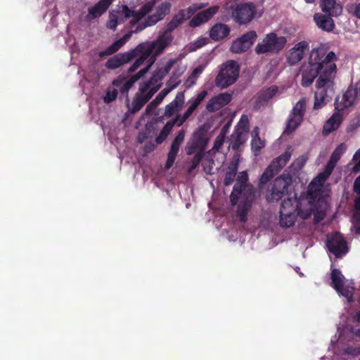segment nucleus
Returning <instances> with one entry per match:
<instances>
[{"label":"nucleus","mask_w":360,"mask_h":360,"mask_svg":"<svg viewBox=\"0 0 360 360\" xmlns=\"http://www.w3.org/2000/svg\"><path fill=\"white\" fill-rule=\"evenodd\" d=\"M160 88V84L155 86V87H153V88H149L148 89L147 91H146L145 94H146V96H148V98L150 99L152 98V96L159 90V89Z\"/></svg>","instance_id":"nucleus-62"},{"label":"nucleus","mask_w":360,"mask_h":360,"mask_svg":"<svg viewBox=\"0 0 360 360\" xmlns=\"http://www.w3.org/2000/svg\"><path fill=\"white\" fill-rule=\"evenodd\" d=\"M340 159V157H339V155L337 152H333L331 154L330 159L328 162H327L326 167H327V170L332 169L333 170L337 162Z\"/></svg>","instance_id":"nucleus-48"},{"label":"nucleus","mask_w":360,"mask_h":360,"mask_svg":"<svg viewBox=\"0 0 360 360\" xmlns=\"http://www.w3.org/2000/svg\"><path fill=\"white\" fill-rule=\"evenodd\" d=\"M219 6L216 5L198 13L189 21V26L191 27H197L208 22L219 12Z\"/></svg>","instance_id":"nucleus-16"},{"label":"nucleus","mask_w":360,"mask_h":360,"mask_svg":"<svg viewBox=\"0 0 360 360\" xmlns=\"http://www.w3.org/2000/svg\"><path fill=\"white\" fill-rule=\"evenodd\" d=\"M171 7V4L167 1L163 2L158 6L155 14L158 16L160 20L170 12Z\"/></svg>","instance_id":"nucleus-42"},{"label":"nucleus","mask_w":360,"mask_h":360,"mask_svg":"<svg viewBox=\"0 0 360 360\" xmlns=\"http://www.w3.org/2000/svg\"><path fill=\"white\" fill-rule=\"evenodd\" d=\"M178 86V83H175L174 84L172 85L170 87H167L164 89H162L153 99V101L156 103V105H159L165 97L174 89H175Z\"/></svg>","instance_id":"nucleus-43"},{"label":"nucleus","mask_w":360,"mask_h":360,"mask_svg":"<svg viewBox=\"0 0 360 360\" xmlns=\"http://www.w3.org/2000/svg\"><path fill=\"white\" fill-rule=\"evenodd\" d=\"M158 105H156V103L152 101L147 106H146V113L148 114V115H150L151 114L155 109L156 108L158 107Z\"/></svg>","instance_id":"nucleus-63"},{"label":"nucleus","mask_w":360,"mask_h":360,"mask_svg":"<svg viewBox=\"0 0 360 360\" xmlns=\"http://www.w3.org/2000/svg\"><path fill=\"white\" fill-rule=\"evenodd\" d=\"M353 160L357 162L352 169V172L356 174L360 172V149L353 156Z\"/></svg>","instance_id":"nucleus-54"},{"label":"nucleus","mask_w":360,"mask_h":360,"mask_svg":"<svg viewBox=\"0 0 360 360\" xmlns=\"http://www.w3.org/2000/svg\"><path fill=\"white\" fill-rule=\"evenodd\" d=\"M120 13V11H117L116 13H110L109 19L106 24V26L108 29L115 30L118 24L124 22V19L120 18L119 16Z\"/></svg>","instance_id":"nucleus-39"},{"label":"nucleus","mask_w":360,"mask_h":360,"mask_svg":"<svg viewBox=\"0 0 360 360\" xmlns=\"http://www.w3.org/2000/svg\"><path fill=\"white\" fill-rule=\"evenodd\" d=\"M145 93L146 92H142L139 90V92L136 94L131 103V112L133 113L139 111L142 107L150 100L148 98V96L146 94H145Z\"/></svg>","instance_id":"nucleus-34"},{"label":"nucleus","mask_w":360,"mask_h":360,"mask_svg":"<svg viewBox=\"0 0 360 360\" xmlns=\"http://www.w3.org/2000/svg\"><path fill=\"white\" fill-rule=\"evenodd\" d=\"M326 247L328 250L336 258H341L349 252L347 242L339 232L332 233L330 236H328Z\"/></svg>","instance_id":"nucleus-10"},{"label":"nucleus","mask_w":360,"mask_h":360,"mask_svg":"<svg viewBox=\"0 0 360 360\" xmlns=\"http://www.w3.org/2000/svg\"><path fill=\"white\" fill-rule=\"evenodd\" d=\"M333 170H327V167H325L323 172H321L316 177L317 180L322 184L331 174Z\"/></svg>","instance_id":"nucleus-52"},{"label":"nucleus","mask_w":360,"mask_h":360,"mask_svg":"<svg viewBox=\"0 0 360 360\" xmlns=\"http://www.w3.org/2000/svg\"><path fill=\"white\" fill-rule=\"evenodd\" d=\"M191 18V17L189 15L186 9H180L179 12L175 14L172 20L167 23L166 27L168 28V31H174L184 21L190 19Z\"/></svg>","instance_id":"nucleus-27"},{"label":"nucleus","mask_w":360,"mask_h":360,"mask_svg":"<svg viewBox=\"0 0 360 360\" xmlns=\"http://www.w3.org/2000/svg\"><path fill=\"white\" fill-rule=\"evenodd\" d=\"M118 91L115 88L109 87L106 91L105 96L103 97L105 103H110L115 101L117 96Z\"/></svg>","instance_id":"nucleus-45"},{"label":"nucleus","mask_w":360,"mask_h":360,"mask_svg":"<svg viewBox=\"0 0 360 360\" xmlns=\"http://www.w3.org/2000/svg\"><path fill=\"white\" fill-rule=\"evenodd\" d=\"M208 142L207 131L204 127H200L193 134L192 141L186 146L188 155H192L196 151L203 152Z\"/></svg>","instance_id":"nucleus-13"},{"label":"nucleus","mask_w":360,"mask_h":360,"mask_svg":"<svg viewBox=\"0 0 360 360\" xmlns=\"http://www.w3.org/2000/svg\"><path fill=\"white\" fill-rule=\"evenodd\" d=\"M291 158V153L285 151L278 158L274 159L271 163L265 169L259 179V186L266 184L271 178L277 174Z\"/></svg>","instance_id":"nucleus-8"},{"label":"nucleus","mask_w":360,"mask_h":360,"mask_svg":"<svg viewBox=\"0 0 360 360\" xmlns=\"http://www.w3.org/2000/svg\"><path fill=\"white\" fill-rule=\"evenodd\" d=\"M236 184L233 188L230 195V200L232 205H236L239 201L240 196H246L248 193L255 195V191L251 186L248 184V175L247 172L244 171L239 174L236 179Z\"/></svg>","instance_id":"nucleus-9"},{"label":"nucleus","mask_w":360,"mask_h":360,"mask_svg":"<svg viewBox=\"0 0 360 360\" xmlns=\"http://www.w3.org/2000/svg\"><path fill=\"white\" fill-rule=\"evenodd\" d=\"M134 51L128 52L119 53L114 56L110 58L106 63L105 67L110 70H115L121 67L122 65L127 63L134 58Z\"/></svg>","instance_id":"nucleus-20"},{"label":"nucleus","mask_w":360,"mask_h":360,"mask_svg":"<svg viewBox=\"0 0 360 360\" xmlns=\"http://www.w3.org/2000/svg\"><path fill=\"white\" fill-rule=\"evenodd\" d=\"M121 13L124 15V17H120V18H123L124 20L130 18L134 13V11L131 10L127 5H122Z\"/></svg>","instance_id":"nucleus-56"},{"label":"nucleus","mask_w":360,"mask_h":360,"mask_svg":"<svg viewBox=\"0 0 360 360\" xmlns=\"http://www.w3.org/2000/svg\"><path fill=\"white\" fill-rule=\"evenodd\" d=\"M241 42L248 47L249 49L257 39V33L255 31H249L243 34L240 37L238 38Z\"/></svg>","instance_id":"nucleus-41"},{"label":"nucleus","mask_w":360,"mask_h":360,"mask_svg":"<svg viewBox=\"0 0 360 360\" xmlns=\"http://www.w3.org/2000/svg\"><path fill=\"white\" fill-rule=\"evenodd\" d=\"M137 26L134 30L129 31L122 38L113 42L111 45L107 47L105 50L100 51L98 56L101 58L110 56L116 53L120 49H121L125 43L131 37L132 33L139 32L144 30L146 27H149L146 22H141L137 23Z\"/></svg>","instance_id":"nucleus-12"},{"label":"nucleus","mask_w":360,"mask_h":360,"mask_svg":"<svg viewBox=\"0 0 360 360\" xmlns=\"http://www.w3.org/2000/svg\"><path fill=\"white\" fill-rule=\"evenodd\" d=\"M225 140V137L223 136V134H219L214 143L213 149L216 150H219L222 146Z\"/></svg>","instance_id":"nucleus-55"},{"label":"nucleus","mask_w":360,"mask_h":360,"mask_svg":"<svg viewBox=\"0 0 360 360\" xmlns=\"http://www.w3.org/2000/svg\"><path fill=\"white\" fill-rule=\"evenodd\" d=\"M207 3H196L193 4L186 8L189 15L192 17L197 11L205 8L207 6Z\"/></svg>","instance_id":"nucleus-47"},{"label":"nucleus","mask_w":360,"mask_h":360,"mask_svg":"<svg viewBox=\"0 0 360 360\" xmlns=\"http://www.w3.org/2000/svg\"><path fill=\"white\" fill-rule=\"evenodd\" d=\"M160 19L158 16L155 13L153 15H149L146 20L145 22L148 24V26H152L156 24Z\"/></svg>","instance_id":"nucleus-58"},{"label":"nucleus","mask_w":360,"mask_h":360,"mask_svg":"<svg viewBox=\"0 0 360 360\" xmlns=\"http://www.w3.org/2000/svg\"><path fill=\"white\" fill-rule=\"evenodd\" d=\"M151 64H152V63H151V62H150V64H149L147 67H146V68H143V69L140 70H139L136 74L132 76V78H133L136 82V81H138L140 78H141V77H143V75H145V74L148 71V70H149V68H150V67Z\"/></svg>","instance_id":"nucleus-57"},{"label":"nucleus","mask_w":360,"mask_h":360,"mask_svg":"<svg viewBox=\"0 0 360 360\" xmlns=\"http://www.w3.org/2000/svg\"><path fill=\"white\" fill-rule=\"evenodd\" d=\"M338 111L325 122L323 128V134L328 135L331 132L337 130L342 122V115Z\"/></svg>","instance_id":"nucleus-26"},{"label":"nucleus","mask_w":360,"mask_h":360,"mask_svg":"<svg viewBox=\"0 0 360 360\" xmlns=\"http://www.w3.org/2000/svg\"><path fill=\"white\" fill-rule=\"evenodd\" d=\"M174 121H168L163 127L160 134L156 137L155 142L157 144L162 143L168 136L174 126Z\"/></svg>","instance_id":"nucleus-37"},{"label":"nucleus","mask_w":360,"mask_h":360,"mask_svg":"<svg viewBox=\"0 0 360 360\" xmlns=\"http://www.w3.org/2000/svg\"><path fill=\"white\" fill-rule=\"evenodd\" d=\"M232 99V94L228 93H221L212 97L206 105V109L208 112H213L220 110L224 106L229 104Z\"/></svg>","instance_id":"nucleus-18"},{"label":"nucleus","mask_w":360,"mask_h":360,"mask_svg":"<svg viewBox=\"0 0 360 360\" xmlns=\"http://www.w3.org/2000/svg\"><path fill=\"white\" fill-rule=\"evenodd\" d=\"M256 14V8L253 3L237 4L232 11V17L236 22L245 25L250 22Z\"/></svg>","instance_id":"nucleus-11"},{"label":"nucleus","mask_w":360,"mask_h":360,"mask_svg":"<svg viewBox=\"0 0 360 360\" xmlns=\"http://www.w3.org/2000/svg\"><path fill=\"white\" fill-rule=\"evenodd\" d=\"M306 109V101L304 98L300 99L293 107L290 115L299 118L300 120H303L304 112Z\"/></svg>","instance_id":"nucleus-36"},{"label":"nucleus","mask_w":360,"mask_h":360,"mask_svg":"<svg viewBox=\"0 0 360 360\" xmlns=\"http://www.w3.org/2000/svg\"><path fill=\"white\" fill-rule=\"evenodd\" d=\"M255 136L251 141V148L255 153H259L264 147V142L260 139L258 134V128L254 129Z\"/></svg>","instance_id":"nucleus-40"},{"label":"nucleus","mask_w":360,"mask_h":360,"mask_svg":"<svg viewBox=\"0 0 360 360\" xmlns=\"http://www.w3.org/2000/svg\"><path fill=\"white\" fill-rule=\"evenodd\" d=\"M292 182V178L289 174H283L276 178L266 191V200L269 202H273L282 199L288 193Z\"/></svg>","instance_id":"nucleus-4"},{"label":"nucleus","mask_w":360,"mask_h":360,"mask_svg":"<svg viewBox=\"0 0 360 360\" xmlns=\"http://www.w3.org/2000/svg\"><path fill=\"white\" fill-rule=\"evenodd\" d=\"M302 121L303 120H300L299 118L290 114L283 133L288 135L291 134L300 126Z\"/></svg>","instance_id":"nucleus-38"},{"label":"nucleus","mask_w":360,"mask_h":360,"mask_svg":"<svg viewBox=\"0 0 360 360\" xmlns=\"http://www.w3.org/2000/svg\"><path fill=\"white\" fill-rule=\"evenodd\" d=\"M173 31H168V28H165L164 33L159 37L157 41H155L158 46L156 54H160L164 49L172 41L174 37L172 35Z\"/></svg>","instance_id":"nucleus-31"},{"label":"nucleus","mask_w":360,"mask_h":360,"mask_svg":"<svg viewBox=\"0 0 360 360\" xmlns=\"http://www.w3.org/2000/svg\"><path fill=\"white\" fill-rule=\"evenodd\" d=\"M203 157V152L198 151L191 160V169H195L200 162Z\"/></svg>","instance_id":"nucleus-53"},{"label":"nucleus","mask_w":360,"mask_h":360,"mask_svg":"<svg viewBox=\"0 0 360 360\" xmlns=\"http://www.w3.org/2000/svg\"><path fill=\"white\" fill-rule=\"evenodd\" d=\"M207 95V91L206 90H203L200 92L195 98H192L191 100H189L188 103H190V105L184 113V119H188L190 117V116L195 110L200 103L205 98Z\"/></svg>","instance_id":"nucleus-29"},{"label":"nucleus","mask_w":360,"mask_h":360,"mask_svg":"<svg viewBox=\"0 0 360 360\" xmlns=\"http://www.w3.org/2000/svg\"><path fill=\"white\" fill-rule=\"evenodd\" d=\"M240 66L238 63L229 60L221 65L220 70L215 79L217 87L225 89L234 84L238 78Z\"/></svg>","instance_id":"nucleus-3"},{"label":"nucleus","mask_w":360,"mask_h":360,"mask_svg":"<svg viewBox=\"0 0 360 360\" xmlns=\"http://www.w3.org/2000/svg\"><path fill=\"white\" fill-rule=\"evenodd\" d=\"M184 137L185 131L184 129H181L172 143L169 151L167 154V159L165 166V169H169L172 167L176 160V157L178 155L180 146L184 140Z\"/></svg>","instance_id":"nucleus-17"},{"label":"nucleus","mask_w":360,"mask_h":360,"mask_svg":"<svg viewBox=\"0 0 360 360\" xmlns=\"http://www.w3.org/2000/svg\"><path fill=\"white\" fill-rule=\"evenodd\" d=\"M154 2L153 1H148L143 4L139 11H138L140 13L141 17H144L146 15H147L149 12H150L153 8Z\"/></svg>","instance_id":"nucleus-51"},{"label":"nucleus","mask_w":360,"mask_h":360,"mask_svg":"<svg viewBox=\"0 0 360 360\" xmlns=\"http://www.w3.org/2000/svg\"><path fill=\"white\" fill-rule=\"evenodd\" d=\"M115 0H99L93 6L88 8V13L86 16V19L88 21L100 18L103 15L109 8L110 5Z\"/></svg>","instance_id":"nucleus-19"},{"label":"nucleus","mask_w":360,"mask_h":360,"mask_svg":"<svg viewBox=\"0 0 360 360\" xmlns=\"http://www.w3.org/2000/svg\"><path fill=\"white\" fill-rule=\"evenodd\" d=\"M139 15H140V13L139 11H134V13L131 16V17H133V19L130 21V24H131V27L136 25L139 22V21L143 18Z\"/></svg>","instance_id":"nucleus-60"},{"label":"nucleus","mask_w":360,"mask_h":360,"mask_svg":"<svg viewBox=\"0 0 360 360\" xmlns=\"http://www.w3.org/2000/svg\"><path fill=\"white\" fill-rule=\"evenodd\" d=\"M179 107L175 102H171L165 107L164 116L166 117H172L177 110Z\"/></svg>","instance_id":"nucleus-49"},{"label":"nucleus","mask_w":360,"mask_h":360,"mask_svg":"<svg viewBox=\"0 0 360 360\" xmlns=\"http://www.w3.org/2000/svg\"><path fill=\"white\" fill-rule=\"evenodd\" d=\"M135 82L136 81L132 78V77L129 79L125 81V77L118 76L112 82V84L116 87L120 86V93L123 95L127 96L129 89L132 87Z\"/></svg>","instance_id":"nucleus-30"},{"label":"nucleus","mask_w":360,"mask_h":360,"mask_svg":"<svg viewBox=\"0 0 360 360\" xmlns=\"http://www.w3.org/2000/svg\"><path fill=\"white\" fill-rule=\"evenodd\" d=\"M320 8L323 13L338 17L342 13L343 8L336 0H320Z\"/></svg>","instance_id":"nucleus-22"},{"label":"nucleus","mask_w":360,"mask_h":360,"mask_svg":"<svg viewBox=\"0 0 360 360\" xmlns=\"http://www.w3.org/2000/svg\"><path fill=\"white\" fill-rule=\"evenodd\" d=\"M255 199V195L248 193L246 196H240L239 198L240 202L238 205L237 216L241 222H246L248 217V212L250 208L252 203Z\"/></svg>","instance_id":"nucleus-23"},{"label":"nucleus","mask_w":360,"mask_h":360,"mask_svg":"<svg viewBox=\"0 0 360 360\" xmlns=\"http://www.w3.org/2000/svg\"><path fill=\"white\" fill-rule=\"evenodd\" d=\"M287 39L285 37H278L276 33L271 32L265 37L262 43H259L255 48L258 54L278 53L285 46Z\"/></svg>","instance_id":"nucleus-6"},{"label":"nucleus","mask_w":360,"mask_h":360,"mask_svg":"<svg viewBox=\"0 0 360 360\" xmlns=\"http://www.w3.org/2000/svg\"><path fill=\"white\" fill-rule=\"evenodd\" d=\"M308 47V43L302 41L295 44L289 51L287 57L290 65H295L300 62L304 57V51Z\"/></svg>","instance_id":"nucleus-24"},{"label":"nucleus","mask_w":360,"mask_h":360,"mask_svg":"<svg viewBox=\"0 0 360 360\" xmlns=\"http://www.w3.org/2000/svg\"><path fill=\"white\" fill-rule=\"evenodd\" d=\"M291 158V153L285 151L278 158L274 159L271 163L265 169L259 179V186L266 184L271 178L277 174Z\"/></svg>","instance_id":"nucleus-7"},{"label":"nucleus","mask_w":360,"mask_h":360,"mask_svg":"<svg viewBox=\"0 0 360 360\" xmlns=\"http://www.w3.org/2000/svg\"><path fill=\"white\" fill-rule=\"evenodd\" d=\"M238 162L237 160L232 161L229 163L226 169L224 179V186H229L234 181L238 171Z\"/></svg>","instance_id":"nucleus-33"},{"label":"nucleus","mask_w":360,"mask_h":360,"mask_svg":"<svg viewBox=\"0 0 360 360\" xmlns=\"http://www.w3.org/2000/svg\"><path fill=\"white\" fill-rule=\"evenodd\" d=\"M354 191L357 194H360V175L354 182Z\"/></svg>","instance_id":"nucleus-64"},{"label":"nucleus","mask_w":360,"mask_h":360,"mask_svg":"<svg viewBox=\"0 0 360 360\" xmlns=\"http://www.w3.org/2000/svg\"><path fill=\"white\" fill-rule=\"evenodd\" d=\"M175 62V60L169 59L163 68L155 71L148 82L140 84V91L146 92L152 85L160 82L169 72Z\"/></svg>","instance_id":"nucleus-15"},{"label":"nucleus","mask_w":360,"mask_h":360,"mask_svg":"<svg viewBox=\"0 0 360 360\" xmlns=\"http://www.w3.org/2000/svg\"><path fill=\"white\" fill-rule=\"evenodd\" d=\"M188 119H184V114L182 116L179 115H176V117L170 121H174V125L176 124L178 127L181 126Z\"/></svg>","instance_id":"nucleus-61"},{"label":"nucleus","mask_w":360,"mask_h":360,"mask_svg":"<svg viewBox=\"0 0 360 360\" xmlns=\"http://www.w3.org/2000/svg\"><path fill=\"white\" fill-rule=\"evenodd\" d=\"M358 89L350 85L343 95L338 96L335 101V108L338 111H342L345 109L352 106L356 99Z\"/></svg>","instance_id":"nucleus-14"},{"label":"nucleus","mask_w":360,"mask_h":360,"mask_svg":"<svg viewBox=\"0 0 360 360\" xmlns=\"http://www.w3.org/2000/svg\"><path fill=\"white\" fill-rule=\"evenodd\" d=\"M158 46H156L155 41L151 43H141L139 44L134 49V58L138 56L141 55L139 58H137L135 62L129 67L128 69L129 73L134 72L136 70H137L143 62L150 58V60L151 63H153L156 57L159 54H156Z\"/></svg>","instance_id":"nucleus-5"},{"label":"nucleus","mask_w":360,"mask_h":360,"mask_svg":"<svg viewBox=\"0 0 360 360\" xmlns=\"http://www.w3.org/2000/svg\"><path fill=\"white\" fill-rule=\"evenodd\" d=\"M230 32L228 25L223 23H217L210 30V37L214 41H219L226 37Z\"/></svg>","instance_id":"nucleus-28"},{"label":"nucleus","mask_w":360,"mask_h":360,"mask_svg":"<svg viewBox=\"0 0 360 360\" xmlns=\"http://www.w3.org/2000/svg\"><path fill=\"white\" fill-rule=\"evenodd\" d=\"M172 102H175L177 106L181 107L184 103V92H178L176 95L174 100Z\"/></svg>","instance_id":"nucleus-59"},{"label":"nucleus","mask_w":360,"mask_h":360,"mask_svg":"<svg viewBox=\"0 0 360 360\" xmlns=\"http://www.w3.org/2000/svg\"><path fill=\"white\" fill-rule=\"evenodd\" d=\"M230 50L235 53H240L245 52L248 50V47L245 46L241 41L238 38L231 44Z\"/></svg>","instance_id":"nucleus-44"},{"label":"nucleus","mask_w":360,"mask_h":360,"mask_svg":"<svg viewBox=\"0 0 360 360\" xmlns=\"http://www.w3.org/2000/svg\"><path fill=\"white\" fill-rule=\"evenodd\" d=\"M307 160V158L305 156H300L292 162V164L290 165V168L295 170L296 172H299L304 167Z\"/></svg>","instance_id":"nucleus-46"},{"label":"nucleus","mask_w":360,"mask_h":360,"mask_svg":"<svg viewBox=\"0 0 360 360\" xmlns=\"http://www.w3.org/2000/svg\"><path fill=\"white\" fill-rule=\"evenodd\" d=\"M333 17L325 13H316L313 16V20L319 29L323 32H332L335 27Z\"/></svg>","instance_id":"nucleus-21"},{"label":"nucleus","mask_w":360,"mask_h":360,"mask_svg":"<svg viewBox=\"0 0 360 360\" xmlns=\"http://www.w3.org/2000/svg\"><path fill=\"white\" fill-rule=\"evenodd\" d=\"M338 60L334 51L323 46L313 49L308 62L300 68L301 85L309 87L316 81L314 109L319 110L332 101L335 94V78L337 75L335 62Z\"/></svg>","instance_id":"nucleus-1"},{"label":"nucleus","mask_w":360,"mask_h":360,"mask_svg":"<svg viewBox=\"0 0 360 360\" xmlns=\"http://www.w3.org/2000/svg\"><path fill=\"white\" fill-rule=\"evenodd\" d=\"M331 286L338 292L342 291L345 277L338 269H333L330 274Z\"/></svg>","instance_id":"nucleus-32"},{"label":"nucleus","mask_w":360,"mask_h":360,"mask_svg":"<svg viewBox=\"0 0 360 360\" xmlns=\"http://www.w3.org/2000/svg\"><path fill=\"white\" fill-rule=\"evenodd\" d=\"M298 204L296 199L289 198L282 202L279 221L281 226L286 228L292 226L297 215H300L303 219H307L310 215L309 212H301Z\"/></svg>","instance_id":"nucleus-2"},{"label":"nucleus","mask_w":360,"mask_h":360,"mask_svg":"<svg viewBox=\"0 0 360 360\" xmlns=\"http://www.w3.org/2000/svg\"><path fill=\"white\" fill-rule=\"evenodd\" d=\"M245 141L246 139L243 131L238 129H235L234 132L231 135V139L230 145L231 148L235 151H238L240 149V147L245 142Z\"/></svg>","instance_id":"nucleus-35"},{"label":"nucleus","mask_w":360,"mask_h":360,"mask_svg":"<svg viewBox=\"0 0 360 360\" xmlns=\"http://www.w3.org/2000/svg\"><path fill=\"white\" fill-rule=\"evenodd\" d=\"M207 44V39L206 38H200L198 40L195 41L194 42L190 44L189 45V51H195L198 49L202 48L205 45Z\"/></svg>","instance_id":"nucleus-50"},{"label":"nucleus","mask_w":360,"mask_h":360,"mask_svg":"<svg viewBox=\"0 0 360 360\" xmlns=\"http://www.w3.org/2000/svg\"><path fill=\"white\" fill-rule=\"evenodd\" d=\"M278 91V87L276 86H271L264 91H262L257 96L255 108H260L267 105L269 100H271Z\"/></svg>","instance_id":"nucleus-25"}]
</instances>
